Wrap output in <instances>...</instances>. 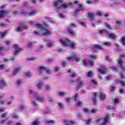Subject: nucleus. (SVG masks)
Masks as SVG:
<instances>
[{
	"mask_svg": "<svg viewBox=\"0 0 125 125\" xmlns=\"http://www.w3.org/2000/svg\"><path fill=\"white\" fill-rule=\"evenodd\" d=\"M29 23L32 26L34 25V26H37V28H39L40 30L39 32L34 31V34H35V35H40L41 36H49V35H51V34H52L51 31H49V30H48L47 29L44 28L43 26L42 25L41 23H34V21H29Z\"/></svg>",
	"mask_w": 125,
	"mask_h": 125,
	"instance_id": "nucleus-1",
	"label": "nucleus"
},
{
	"mask_svg": "<svg viewBox=\"0 0 125 125\" xmlns=\"http://www.w3.org/2000/svg\"><path fill=\"white\" fill-rule=\"evenodd\" d=\"M60 42L63 46H70L71 48H75L77 45L76 43L72 42L70 40L67 39H61Z\"/></svg>",
	"mask_w": 125,
	"mask_h": 125,
	"instance_id": "nucleus-2",
	"label": "nucleus"
},
{
	"mask_svg": "<svg viewBox=\"0 0 125 125\" xmlns=\"http://www.w3.org/2000/svg\"><path fill=\"white\" fill-rule=\"evenodd\" d=\"M94 98L92 99V100L94 102V103H96V97L97 96H99L100 97V99L102 101L105 100V99L106 98V95L104 94L103 92H101L99 94L97 93H95L94 94Z\"/></svg>",
	"mask_w": 125,
	"mask_h": 125,
	"instance_id": "nucleus-3",
	"label": "nucleus"
},
{
	"mask_svg": "<svg viewBox=\"0 0 125 125\" xmlns=\"http://www.w3.org/2000/svg\"><path fill=\"white\" fill-rule=\"evenodd\" d=\"M77 90H79V89H81L83 85L85 84V82L83 80H82V78L81 77H78L77 80Z\"/></svg>",
	"mask_w": 125,
	"mask_h": 125,
	"instance_id": "nucleus-4",
	"label": "nucleus"
},
{
	"mask_svg": "<svg viewBox=\"0 0 125 125\" xmlns=\"http://www.w3.org/2000/svg\"><path fill=\"white\" fill-rule=\"evenodd\" d=\"M67 59L68 60V61L74 60V61H76V62H80L82 59V58H81V57H77L76 56V53H73L71 56L67 58Z\"/></svg>",
	"mask_w": 125,
	"mask_h": 125,
	"instance_id": "nucleus-5",
	"label": "nucleus"
},
{
	"mask_svg": "<svg viewBox=\"0 0 125 125\" xmlns=\"http://www.w3.org/2000/svg\"><path fill=\"white\" fill-rule=\"evenodd\" d=\"M89 59L90 61L88 62V65L89 66H92L93 65H94V62L93 60L97 59V57L93 54L90 55L89 56Z\"/></svg>",
	"mask_w": 125,
	"mask_h": 125,
	"instance_id": "nucleus-6",
	"label": "nucleus"
},
{
	"mask_svg": "<svg viewBox=\"0 0 125 125\" xmlns=\"http://www.w3.org/2000/svg\"><path fill=\"white\" fill-rule=\"evenodd\" d=\"M39 70L40 72H42V71H46L47 74H50L51 73V70H50V69L43 66H40Z\"/></svg>",
	"mask_w": 125,
	"mask_h": 125,
	"instance_id": "nucleus-7",
	"label": "nucleus"
},
{
	"mask_svg": "<svg viewBox=\"0 0 125 125\" xmlns=\"http://www.w3.org/2000/svg\"><path fill=\"white\" fill-rule=\"evenodd\" d=\"M14 47L16 49H18V50H16L14 52L15 55H17V54H18L21 51H22V50H23V49L19 47V45L17 44H14Z\"/></svg>",
	"mask_w": 125,
	"mask_h": 125,
	"instance_id": "nucleus-8",
	"label": "nucleus"
},
{
	"mask_svg": "<svg viewBox=\"0 0 125 125\" xmlns=\"http://www.w3.org/2000/svg\"><path fill=\"white\" fill-rule=\"evenodd\" d=\"M98 71L102 75H105L106 74V67L104 65L102 66L101 68L98 69Z\"/></svg>",
	"mask_w": 125,
	"mask_h": 125,
	"instance_id": "nucleus-9",
	"label": "nucleus"
},
{
	"mask_svg": "<svg viewBox=\"0 0 125 125\" xmlns=\"http://www.w3.org/2000/svg\"><path fill=\"white\" fill-rule=\"evenodd\" d=\"M68 7V3H63L62 4L61 6H59L56 9L57 12H58L60 9H62L63 8H67Z\"/></svg>",
	"mask_w": 125,
	"mask_h": 125,
	"instance_id": "nucleus-10",
	"label": "nucleus"
},
{
	"mask_svg": "<svg viewBox=\"0 0 125 125\" xmlns=\"http://www.w3.org/2000/svg\"><path fill=\"white\" fill-rule=\"evenodd\" d=\"M28 29V26H25L21 25L20 26L17 27V28L16 29L17 32H21L22 30H27Z\"/></svg>",
	"mask_w": 125,
	"mask_h": 125,
	"instance_id": "nucleus-11",
	"label": "nucleus"
},
{
	"mask_svg": "<svg viewBox=\"0 0 125 125\" xmlns=\"http://www.w3.org/2000/svg\"><path fill=\"white\" fill-rule=\"evenodd\" d=\"M123 63H124V62H123L122 58L119 59L118 60V64L120 65V67L123 71H125V66L123 65Z\"/></svg>",
	"mask_w": 125,
	"mask_h": 125,
	"instance_id": "nucleus-12",
	"label": "nucleus"
},
{
	"mask_svg": "<svg viewBox=\"0 0 125 125\" xmlns=\"http://www.w3.org/2000/svg\"><path fill=\"white\" fill-rule=\"evenodd\" d=\"M91 49L94 51H95V49H103V47L102 46H100V45L98 44H95L93 45L91 47Z\"/></svg>",
	"mask_w": 125,
	"mask_h": 125,
	"instance_id": "nucleus-13",
	"label": "nucleus"
},
{
	"mask_svg": "<svg viewBox=\"0 0 125 125\" xmlns=\"http://www.w3.org/2000/svg\"><path fill=\"white\" fill-rule=\"evenodd\" d=\"M63 1V0H57L56 1H55L53 3V6L54 7H57L60 3H62V2Z\"/></svg>",
	"mask_w": 125,
	"mask_h": 125,
	"instance_id": "nucleus-14",
	"label": "nucleus"
},
{
	"mask_svg": "<svg viewBox=\"0 0 125 125\" xmlns=\"http://www.w3.org/2000/svg\"><path fill=\"white\" fill-rule=\"evenodd\" d=\"M78 5L79 6V9H76L75 10V13H79L81 10H83V4L81 3H78Z\"/></svg>",
	"mask_w": 125,
	"mask_h": 125,
	"instance_id": "nucleus-15",
	"label": "nucleus"
},
{
	"mask_svg": "<svg viewBox=\"0 0 125 125\" xmlns=\"http://www.w3.org/2000/svg\"><path fill=\"white\" fill-rule=\"evenodd\" d=\"M63 124H64V125H74L75 123L74 121H69L67 120H64L63 121Z\"/></svg>",
	"mask_w": 125,
	"mask_h": 125,
	"instance_id": "nucleus-16",
	"label": "nucleus"
},
{
	"mask_svg": "<svg viewBox=\"0 0 125 125\" xmlns=\"http://www.w3.org/2000/svg\"><path fill=\"white\" fill-rule=\"evenodd\" d=\"M5 85H6L5 81H4V80H1L0 81V88H2L3 86H5Z\"/></svg>",
	"mask_w": 125,
	"mask_h": 125,
	"instance_id": "nucleus-17",
	"label": "nucleus"
},
{
	"mask_svg": "<svg viewBox=\"0 0 125 125\" xmlns=\"http://www.w3.org/2000/svg\"><path fill=\"white\" fill-rule=\"evenodd\" d=\"M108 36L112 40H116L117 39V36L114 33H108Z\"/></svg>",
	"mask_w": 125,
	"mask_h": 125,
	"instance_id": "nucleus-18",
	"label": "nucleus"
},
{
	"mask_svg": "<svg viewBox=\"0 0 125 125\" xmlns=\"http://www.w3.org/2000/svg\"><path fill=\"white\" fill-rule=\"evenodd\" d=\"M7 14H8V13L6 12V11H0V18H2L4 15H6Z\"/></svg>",
	"mask_w": 125,
	"mask_h": 125,
	"instance_id": "nucleus-19",
	"label": "nucleus"
},
{
	"mask_svg": "<svg viewBox=\"0 0 125 125\" xmlns=\"http://www.w3.org/2000/svg\"><path fill=\"white\" fill-rule=\"evenodd\" d=\"M38 89H42V82H39L37 84Z\"/></svg>",
	"mask_w": 125,
	"mask_h": 125,
	"instance_id": "nucleus-20",
	"label": "nucleus"
},
{
	"mask_svg": "<svg viewBox=\"0 0 125 125\" xmlns=\"http://www.w3.org/2000/svg\"><path fill=\"white\" fill-rule=\"evenodd\" d=\"M36 99L38 101H40L41 102H42L44 101V98H43V97H41V96H38L37 97H36Z\"/></svg>",
	"mask_w": 125,
	"mask_h": 125,
	"instance_id": "nucleus-21",
	"label": "nucleus"
},
{
	"mask_svg": "<svg viewBox=\"0 0 125 125\" xmlns=\"http://www.w3.org/2000/svg\"><path fill=\"white\" fill-rule=\"evenodd\" d=\"M21 70V67H19L15 68L14 69V72H13L14 75H16L17 73H18V72H19V71Z\"/></svg>",
	"mask_w": 125,
	"mask_h": 125,
	"instance_id": "nucleus-22",
	"label": "nucleus"
},
{
	"mask_svg": "<svg viewBox=\"0 0 125 125\" xmlns=\"http://www.w3.org/2000/svg\"><path fill=\"white\" fill-rule=\"evenodd\" d=\"M66 31L69 33L71 36H74L75 35V31L72 30L71 28H68V29L66 30Z\"/></svg>",
	"mask_w": 125,
	"mask_h": 125,
	"instance_id": "nucleus-23",
	"label": "nucleus"
},
{
	"mask_svg": "<svg viewBox=\"0 0 125 125\" xmlns=\"http://www.w3.org/2000/svg\"><path fill=\"white\" fill-rule=\"evenodd\" d=\"M7 33H8V31H6L3 33H1V32H0V35H1V38H5L6 35H7Z\"/></svg>",
	"mask_w": 125,
	"mask_h": 125,
	"instance_id": "nucleus-24",
	"label": "nucleus"
},
{
	"mask_svg": "<svg viewBox=\"0 0 125 125\" xmlns=\"http://www.w3.org/2000/svg\"><path fill=\"white\" fill-rule=\"evenodd\" d=\"M115 83L117 84H121L122 86H124L125 85V83L123 81H118V80H116Z\"/></svg>",
	"mask_w": 125,
	"mask_h": 125,
	"instance_id": "nucleus-25",
	"label": "nucleus"
},
{
	"mask_svg": "<svg viewBox=\"0 0 125 125\" xmlns=\"http://www.w3.org/2000/svg\"><path fill=\"white\" fill-rule=\"evenodd\" d=\"M115 23L116 24V25H117V26H120L122 25L123 21L120 20H117L115 21Z\"/></svg>",
	"mask_w": 125,
	"mask_h": 125,
	"instance_id": "nucleus-26",
	"label": "nucleus"
},
{
	"mask_svg": "<svg viewBox=\"0 0 125 125\" xmlns=\"http://www.w3.org/2000/svg\"><path fill=\"white\" fill-rule=\"evenodd\" d=\"M51 89V88H50V86L48 85H46L44 87V90L45 91H48V90H50Z\"/></svg>",
	"mask_w": 125,
	"mask_h": 125,
	"instance_id": "nucleus-27",
	"label": "nucleus"
},
{
	"mask_svg": "<svg viewBox=\"0 0 125 125\" xmlns=\"http://www.w3.org/2000/svg\"><path fill=\"white\" fill-rule=\"evenodd\" d=\"M58 106L59 109H63L64 108V104L62 103H58Z\"/></svg>",
	"mask_w": 125,
	"mask_h": 125,
	"instance_id": "nucleus-28",
	"label": "nucleus"
},
{
	"mask_svg": "<svg viewBox=\"0 0 125 125\" xmlns=\"http://www.w3.org/2000/svg\"><path fill=\"white\" fill-rule=\"evenodd\" d=\"M37 13H38V11L35 10L29 13L28 15L29 16H33V15H35V14H37Z\"/></svg>",
	"mask_w": 125,
	"mask_h": 125,
	"instance_id": "nucleus-29",
	"label": "nucleus"
},
{
	"mask_svg": "<svg viewBox=\"0 0 125 125\" xmlns=\"http://www.w3.org/2000/svg\"><path fill=\"white\" fill-rule=\"evenodd\" d=\"M76 77H78V74L76 73V72H72L71 75V78H72V79H74L76 78Z\"/></svg>",
	"mask_w": 125,
	"mask_h": 125,
	"instance_id": "nucleus-30",
	"label": "nucleus"
},
{
	"mask_svg": "<svg viewBox=\"0 0 125 125\" xmlns=\"http://www.w3.org/2000/svg\"><path fill=\"white\" fill-rule=\"evenodd\" d=\"M89 15V18L91 19L92 20H93V19H94V14H92L91 13H89L88 14Z\"/></svg>",
	"mask_w": 125,
	"mask_h": 125,
	"instance_id": "nucleus-31",
	"label": "nucleus"
},
{
	"mask_svg": "<svg viewBox=\"0 0 125 125\" xmlns=\"http://www.w3.org/2000/svg\"><path fill=\"white\" fill-rule=\"evenodd\" d=\"M67 93L65 92H60L58 93L59 96H64Z\"/></svg>",
	"mask_w": 125,
	"mask_h": 125,
	"instance_id": "nucleus-32",
	"label": "nucleus"
},
{
	"mask_svg": "<svg viewBox=\"0 0 125 125\" xmlns=\"http://www.w3.org/2000/svg\"><path fill=\"white\" fill-rule=\"evenodd\" d=\"M24 75L26 77H32V73H31L30 71H27L25 72Z\"/></svg>",
	"mask_w": 125,
	"mask_h": 125,
	"instance_id": "nucleus-33",
	"label": "nucleus"
},
{
	"mask_svg": "<svg viewBox=\"0 0 125 125\" xmlns=\"http://www.w3.org/2000/svg\"><path fill=\"white\" fill-rule=\"evenodd\" d=\"M95 15H97V16H102V13L101 11H97L95 13Z\"/></svg>",
	"mask_w": 125,
	"mask_h": 125,
	"instance_id": "nucleus-34",
	"label": "nucleus"
},
{
	"mask_svg": "<svg viewBox=\"0 0 125 125\" xmlns=\"http://www.w3.org/2000/svg\"><path fill=\"white\" fill-rule=\"evenodd\" d=\"M12 117L13 119H14L15 120H16L19 118V116H18L17 114H12Z\"/></svg>",
	"mask_w": 125,
	"mask_h": 125,
	"instance_id": "nucleus-35",
	"label": "nucleus"
},
{
	"mask_svg": "<svg viewBox=\"0 0 125 125\" xmlns=\"http://www.w3.org/2000/svg\"><path fill=\"white\" fill-rule=\"evenodd\" d=\"M93 76V73L92 71H89L87 73V77L88 78H90Z\"/></svg>",
	"mask_w": 125,
	"mask_h": 125,
	"instance_id": "nucleus-36",
	"label": "nucleus"
},
{
	"mask_svg": "<svg viewBox=\"0 0 125 125\" xmlns=\"http://www.w3.org/2000/svg\"><path fill=\"white\" fill-rule=\"evenodd\" d=\"M104 45H106V46H111V43L110 42H104L103 43Z\"/></svg>",
	"mask_w": 125,
	"mask_h": 125,
	"instance_id": "nucleus-37",
	"label": "nucleus"
},
{
	"mask_svg": "<svg viewBox=\"0 0 125 125\" xmlns=\"http://www.w3.org/2000/svg\"><path fill=\"white\" fill-rule=\"evenodd\" d=\"M105 26H106V27L107 28H108L110 30H112V29H113V28L112 27H111V25H110V24H109V23L106 22L105 23Z\"/></svg>",
	"mask_w": 125,
	"mask_h": 125,
	"instance_id": "nucleus-38",
	"label": "nucleus"
},
{
	"mask_svg": "<svg viewBox=\"0 0 125 125\" xmlns=\"http://www.w3.org/2000/svg\"><path fill=\"white\" fill-rule=\"evenodd\" d=\"M107 109H109V110H116V107L109 105L107 106Z\"/></svg>",
	"mask_w": 125,
	"mask_h": 125,
	"instance_id": "nucleus-39",
	"label": "nucleus"
},
{
	"mask_svg": "<svg viewBox=\"0 0 125 125\" xmlns=\"http://www.w3.org/2000/svg\"><path fill=\"white\" fill-rule=\"evenodd\" d=\"M121 42L123 45L125 46V37H123L122 38Z\"/></svg>",
	"mask_w": 125,
	"mask_h": 125,
	"instance_id": "nucleus-40",
	"label": "nucleus"
},
{
	"mask_svg": "<svg viewBox=\"0 0 125 125\" xmlns=\"http://www.w3.org/2000/svg\"><path fill=\"white\" fill-rule=\"evenodd\" d=\"M47 124H55V121L54 120H49L46 121Z\"/></svg>",
	"mask_w": 125,
	"mask_h": 125,
	"instance_id": "nucleus-41",
	"label": "nucleus"
},
{
	"mask_svg": "<svg viewBox=\"0 0 125 125\" xmlns=\"http://www.w3.org/2000/svg\"><path fill=\"white\" fill-rule=\"evenodd\" d=\"M76 105H77V106H82V105H83V102L78 101Z\"/></svg>",
	"mask_w": 125,
	"mask_h": 125,
	"instance_id": "nucleus-42",
	"label": "nucleus"
},
{
	"mask_svg": "<svg viewBox=\"0 0 125 125\" xmlns=\"http://www.w3.org/2000/svg\"><path fill=\"white\" fill-rule=\"evenodd\" d=\"M97 109H93L91 110V112L92 113V114H95V113H97Z\"/></svg>",
	"mask_w": 125,
	"mask_h": 125,
	"instance_id": "nucleus-43",
	"label": "nucleus"
},
{
	"mask_svg": "<svg viewBox=\"0 0 125 125\" xmlns=\"http://www.w3.org/2000/svg\"><path fill=\"white\" fill-rule=\"evenodd\" d=\"M39 125V121L38 120L34 121L32 123V125Z\"/></svg>",
	"mask_w": 125,
	"mask_h": 125,
	"instance_id": "nucleus-44",
	"label": "nucleus"
},
{
	"mask_svg": "<svg viewBox=\"0 0 125 125\" xmlns=\"http://www.w3.org/2000/svg\"><path fill=\"white\" fill-rule=\"evenodd\" d=\"M47 46H48V47H52V46H53V43L52 42H49L47 44Z\"/></svg>",
	"mask_w": 125,
	"mask_h": 125,
	"instance_id": "nucleus-45",
	"label": "nucleus"
},
{
	"mask_svg": "<svg viewBox=\"0 0 125 125\" xmlns=\"http://www.w3.org/2000/svg\"><path fill=\"white\" fill-rule=\"evenodd\" d=\"M5 44L7 45H10L11 44V42L10 41H6L5 42Z\"/></svg>",
	"mask_w": 125,
	"mask_h": 125,
	"instance_id": "nucleus-46",
	"label": "nucleus"
},
{
	"mask_svg": "<svg viewBox=\"0 0 125 125\" xmlns=\"http://www.w3.org/2000/svg\"><path fill=\"white\" fill-rule=\"evenodd\" d=\"M105 79L106 80V81H110L111 79V76H107L106 77H105Z\"/></svg>",
	"mask_w": 125,
	"mask_h": 125,
	"instance_id": "nucleus-47",
	"label": "nucleus"
},
{
	"mask_svg": "<svg viewBox=\"0 0 125 125\" xmlns=\"http://www.w3.org/2000/svg\"><path fill=\"white\" fill-rule=\"evenodd\" d=\"M64 100H65L66 102H67V103H69V102H70V101L71 100V98H66L64 99Z\"/></svg>",
	"mask_w": 125,
	"mask_h": 125,
	"instance_id": "nucleus-48",
	"label": "nucleus"
},
{
	"mask_svg": "<svg viewBox=\"0 0 125 125\" xmlns=\"http://www.w3.org/2000/svg\"><path fill=\"white\" fill-rule=\"evenodd\" d=\"M90 123H91V118H89V119H88V120H87V121H86V124H87V125H90Z\"/></svg>",
	"mask_w": 125,
	"mask_h": 125,
	"instance_id": "nucleus-49",
	"label": "nucleus"
},
{
	"mask_svg": "<svg viewBox=\"0 0 125 125\" xmlns=\"http://www.w3.org/2000/svg\"><path fill=\"white\" fill-rule=\"evenodd\" d=\"M83 111L84 113H88V112H89V109L88 108H84L83 109Z\"/></svg>",
	"mask_w": 125,
	"mask_h": 125,
	"instance_id": "nucleus-50",
	"label": "nucleus"
},
{
	"mask_svg": "<svg viewBox=\"0 0 125 125\" xmlns=\"http://www.w3.org/2000/svg\"><path fill=\"white\" fill-rule=\"evenodd\" d=\"M114 103L115 104H118V103H119V99L115 98L114 99Z\"/></svg>",
	"mask_w": 125,
	"mask_h": 125,
	"instance_id": "nucleus-51",
	"label": "nucleus"
},
{
	"mask_svg": "<svg viewBox=\"0 0 125 125\" xmlns=\"http://www.w3.org/2000/svg\"><path fill=\"white\" fill-rule=\"evenodd\" d=\"M74 27H77V25L74 23H72L69 26V28H74Z\"/></svg>",
	"mask_w": 125,
	"mask_h": 125,
	"instance_id": "nucleus-52",
	"label": "nucleus"
},
{
	"mask_svg": "<svg viewBox=\"0 0 125 125\" xmlns=\"http://www.w3.org/2000/svg\"><path fill=\"white\" fill-rule=\"evenodd\" d=\"M83 64L85 65V66H88V64H87V62H86V61L85 60H83Z\"/></svg>",
	"mask_w": 125,
	"mask_h": 125,
	"instance_id": "nucleus-53",
	"label": "nucleus"
},
{
	"mask_svg": "<svg viewBox=\"0 0 125 125\" xmlns=\"http://www.w3.org/2000/svg\"><path fill=\"white\" fill-rule=\"evenodd\" d=\"M28 59L29 61L36 60V58H35V57H30V58H29Z\"/></svg>",
	"mask_w": 125,
	"mask_h": 125,
	"instance_id": "nucleus-54",
	"label": "nucleus"
},
{
	"mask_svg": "<svg viewBox=\"0 0 125 125\" xmlns=\"http://www.w3.org/2000/svg\"><path fill=\"white\" fill-rule=\"evenodd\" d=\"M59 70H60V68L59 67H55V72H58V71H59Z\"/></svg>",
	"mask_w": 125,
	"mask_h": 125,
	"instance_id": "nucleus-55",
	"label": "nucleus"
},
{
	"mask_svg": "<svg viewBox=\"0 0 125 125\" xmlns=\"http://www.w3.org/2000/svg\"><path fill=\"white\" fill-rule=\"evenodd\" d=\"M0 68L2 70V69H4V68H5V65H4L3 64H1V65H0Z\"/></svg>",
	"mask_w": 125,
	"mask_h": 125,
	"instance_id": "nucleus-56",
	"label": "nucleus"
},
{
	"mask_svg": "<svg viewBox=\"0 0 125 125\" xmlns=\"http://www.w3.org/2000/svg\"><path fill=\"white\" fill-rule=\"evenodd\" d=\"M111 69H112V70H113V71H114V72H116L117 71V68L114 66H112L111 67Z\"/></svg>",
	"mask_w": 125,
	"mask_h": 125,
	"instance_id": "nucleus-57",
	"label": "nucleus"
},
{
	"mask_svg": "<svg viewBox=\"0 0 125 125\" xmlns=\"http://www.w3.org/2000/svg\"><path fill=\"white\" fill-rule=\"evenodd\" d=\"M77 99H78V94H76L74 96V101H77Z\"/></svg>",
	"mask_w": 125,
	"mask_h": 125,
	"instance_id": "nucleus-58",
	"label": "nucleus"
},
{
	"mask_svg": "<svg viewBox=\"0 0 125 125\" xmlns=\"http://www.w3.org/2000/svg\"><path fill=\"white\" fill-rule=\"evenodd\" d=\"M22 83V81L21 80H19L17 81V84H20Z\"/></svg>",
	"mask_w": 125,
	"mask_h": 125,
	"instance_id": "nucleus-59",
	"label": "nucleus"
},
{
	"mask_svg": "<svg viewBox=\"0 0 125 125\" xmlns=\"http://www.w3.org/2000/svg\"><path fill=\"white\" fill-rule=\"evenodd\" d=\"M0 27H5V26H6V24L4 23H1L0 24Z\"/></svg>",
	"mask_w": 125,
	"mask_h": 125,
	"instance_id": "nucleus-60",
	"label": "nucleus"
},
{
	"mask_svg": "<svg viewBox=\"0 0 125 125\" xmlns=\"http://www.w3.org/2000/svg\"><path fill=\"white\" fill-rule=\"evenodd\" d=\"M91 83H93V84H97V82L95 81V80H92Z\"/></svg>",
	"mask_w": 125,
	"mask_h": 125,
	"instance_id": "nucleus-61",
	"label": "nucleus"
},
{
	"mask_svg": "<svg viewBox=\"0 0 125 125\" xmlns=\"http://www.w3.org/2000/svg\"><path fill=\"white\" fill-rule=\"evenodd\" d=\"M60 17L61 18H64L65 17L64 16V15H63V14L60 13Z\"/></svg>",
	"mask_w": 125,
	"mask_h": 125,
	"instance_id": "nucleus-62",
	"label": "nucleus"
},
{
	"mask_svg": "<svg viewBox=\"0 0 125 125\" xmlns=\"http://www.w3.org/2000/svg\"><path fill=\"white\" fill-rule=\"evenodd\" d=\"M8 119H6V120H2L1 122V124H5V122H7V121H8Z\"/></svg>",
	"mask_w": 125,
	"mask_h": 125,
	"instance_id": "nucleus-63",
	"label": "nucleus"
},
{
	"mask_svg": "<svg viewBox=\"0 0 125 125\" xmlns=\"http://www.w3.org/2000/svg\"><path fill=\"white\" fill-rule=\"evenodd\" d=\"M24 106L23 105H21L20 109L21 110H24Z\"/></svg>",
	"mask_w": 125,
	"mask_h": 125,
	"instance_id": "nucleus-64",
	"label": "nucleus"
}]
</instances>
